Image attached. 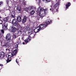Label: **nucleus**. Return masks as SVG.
Here are the masks:
<instances>
[{
	"instance_id": "f257e3e1",
	"label": "nucleus",
	"mask_w": 76,
	"mask_h": 76,
	"mask_svg": "<svg viewBox=\"0 0 76 76\" xmlns=\"http://www.w3.org/2000/svg\"><path fill=\"white\" fill-rule=\"evenodd\" d=\"M52 23L51 20H49L48 21H46L44 24H41L38 26L37 28H35L34 30V32L35 33H38L39 31H41L45 29V28L47 26V25H49Z\"/></svg>"
},
{
	"instance_id": "f03ea898",
	"label": "nucleus",
	"mask_w": 76,
	"mask_h": 76,
	"mask_svg": "<svg viewBox=\"0 0 76 76\" xmlns=\"http://www.w3.org/2000/svg\"><path fill=\"white\" fill-rule=\"evenodd\" d=\"M59 4H60L58 2L53 7L50 6V7L51 9H50V10H52L51 12H52L53 13H54L58 11V7H59Z\"/></svg>"
},
{
	"instance_id": "7ed1b4c3",
	"label": "nucleus",
	"mask_w": 76,
	"mask_h": 76,
	"mask_svg": "<svg viewBox=\"0 0 76 76\" xmlns=\"http://www.w3.org/2000/svg\"><path fill=\"white\" fill-rule=\"evenodd\" d=\"M48 9H44L43 8L41 7H40L38 8H37L36 9V12L37 13H40V12H44V13H47V12Z\"/></svg>"
},
{
	"instance_id": "20e7f679",
	"label": "nucleus",
	"mask_w": 76,
	"mask_h": 76,
	"mask_svg": "<svg viewBox=\"0 0 76 76\" xmlns=\"http://www.w3.org/2000/svg\"><path fill=\"white\" fill-rule=\"evenodd\" d=\"M12 23L14 26H16L17 28H19L20 27V24L18 23V22L16 21L15 19H13L12 21Z\"/></svg>"
},
{
	"instance_id": "39448f33",
	"label": "nucleus",
	"mask_w": 76,
	"mask_h": 76,
	"mask_svg": "<svg viewBox=\"0 0 76 76\" xmlns=\"http://www.w3.org/2000/svg\"><path fill=\"white\" fill-rule=\"evenodd\" d=\"M31 36H28L27 39L24 40V42L26 43H25L24 42H23V45H25V44H27V43H28V42H29L30 41H31Z\"/></svg>"
},
{
	"instance_id": "423d86ee",
	"label": "nucleus",
	"mask_w": 76,
	"mask_h": 76,
	"mask_svg": "<svg viewBox=\"0 0 76 76\" xmlns=\"http://www.w3.org/2000/svg\"><path fill=\"white\" fill-rule=\"evenodd\" d=\"M3 46L6 48L8 49L10 47H11V44L8 42H6L3 45Z\"/></svg>"
},
{
	"instance_id": "0eeeda50",
	"label": "nucleus",
	"mask_w": 76,
	"mask_h": 76,
	"mask_svg": "<svg viewBox=\"0 0 76 76\" xmlns=\"http://www.w3.org/2000/svg\"><path fill=\"white\" fill-rule=\"evenodd\" d=\"M6 39L7 41L8 42H10L12 41V39H11V36L10 34H8L6 37Z\"/></svg>"
},
{
	"instance_id": "6e6552de",
	"label": "nucleus",
	"mask_w": 76,
	"mask_h": 76,
	"mask_svg": "<svg viewBox=\"0 0 76 76\" xmlns=\"http://www.w3.org/2000/svg\"><path fill=\"white\" fill-rule=\"evenodd\" d=\"M33 8H34V7L30 6H29L28 8H26L24 10L25 11H26V12H28V11L31 12V10L33 9Z\"/></svg>"
},
{
	"instance_id": "1a4fd4ad",
	"label": "nucleus",
	"mask_w": 76,
	"mask_h": 76,
	"mask_svg": "<svg viewBox=\"0 0 76 76\" xmlns=\"http://www.w3.org/2000/svg\"><path fill=\"white\" fill-rule=\"evenodd\" d=\"M4 57V53L3 52H1L0 54V59L2 60L3 59Z\"/></svg>"
},
{
	"instance_id": "9d476101",
	"label": "nucleus",
	"mask_w": 76,
	"mask_h": 76,
	"mask_svg": "<svg viewBox=\"0 0 76 76\" xmlns=\"http://www.w3.org/2000/svg\"><path fill=\"white\" fill-rule=\"evenodd\" d=\"M13 56H14V55H13V54H12V53H9V55H6V57L7 58L12 59V58H11V57H12Z\"/></svg>"
},
{
	"instance_id": "9b49d317",
	"label": "nucleus",
	"mask_w": 76,
	"mask_h": 76,
	"mask_svg": "<svg viewBox=\"0 0 76 76\" xmlns=\"http://www.w3.org/2000/svg\"><path fill=\"white\" fill-rule=\"evenodd\" d=\"M11 31L12 32H15L16 31V28L13 26L11 27Z\"/></svg>"
},
{
	"instance_id": "f8f14e48",
	"label": "nucleus",
	"mask_w": 76,
	"mask_h": 76,
	"mask_svg": "<svg viewBox=\"0 0 76 76\" xmlns=\"http://www.w3.org/2000/svg\"><path fill=\"white\" fill-rule=\"evenodd\" d=\"M71 5V4L70 2H68L67 4L66 5V9L65 10H67V9H69V7H70V6Z\"/></svg>"
},
{
	"instance_id": "ddd939ff",
	"label": "nucleus",
	"mask_w": 76,
	"mask_h": 76,
	"mask_svg": "<svg viewBox=\"0 0 76 76\" xmlns=\"http://www.w3.org/2000/svg\"><path fill=\"white\" fill-rule=\"evenodd\" d=\"M27 19V17L26 16L24 17L23 19L22 22L23 23H25V22H26V20Z\"/></svg>"
},
{
	"instance_id": "4468645a",
	"label": "nucleus",
	"mask_w": 76,
	"mask_h": 76,
	"mask_svg": "<svg viewBox=\"0 0 76 76\" xmlns=\"http://www.w3.org/2000/svg\"><path fill=\"white\" fill-rule=\"evenodd\" d=\"M16 14L15 13V11H13L11 12V17L12 18H15Z\"/></svg>"
},
{
	"instance_id": "2eb2a0df",
	"label": "nucleus",
	"mask_w": 76,
	"mask_h": 76,
	"mask_svg": "<svg viewBox=\"0 0 76 76\" xmlns=\"http://www.w3.org/2000/svg\"><path fill=\"white\" fill-rule=\"evenodd\" d=\"M17 20L18 22H21L22 21V18H21V17L20 16H18L17 17Z\"/></svg>"
},
{
	"instance_id": "dca6fc26",
	"label": "nucleus",
	"mask_w": 76,
	"mask_h": 76,
	"mask_svg": "<svg viewBox=\"0 0 76 76\" xmlns=\"http://www.w3.org/2000/svg\"><path fill=\"white\" fill-rule=\"evenodd\" d=\"M28 35H31V34L33 33V31L32 29H30L28 31Z\"/></svg>"
},
{
	"instance_id": "f3484780",
	"label": "nucleus",
	"mask_w": 76,
	"mask_h": 76,
	"mask_svg": "<svg viewBox=\"0 0 76 76\" xmlns=\"http://www.w3.org/2000/svg\"><path fill=\"white\" fill-rule=\"evenodd\" d=\"M30 29V28L29 27L26 26L25 27V29L24 30V32H26L29 31Z\"/></svg>"
},
{
	"instance_id": "a211bd4d",
	"label": "nucleus",
	"mask_w": 76,
	"mask_h": 76,
	"mask_svg": "<svg viewBox=\"0 0 76 76\" xmlns=\"http://www.w3.org/2000/svg\"><path fill=\"white\" fill-rule=\"evenodd\" d=\"M17 9L18 12H20V13L21 12V10H22V8L20 6L18 7L17 8Z\"/></svg>"
},
{
	"instance_id": "6ab92c4d",
	"label": "nucleus",
	"mask_w": 76,
	"mask_h": 76,
	"mask_svg": "<svg viewBox=\"0 0 76 76\" xmlns=\"http://www.w3.org/2000/svg\"><path fill=\"white\" fill-rule=\"evenodd\" d=\"M31 12L30 13V15H33L34 14V13H35V11L34 10H32V9L31 10Z\"/></svg>"
},
{
	"instance_id": "aec40b11",
	"label": "nucleus",
	"mask_w": 76,
	"mask_h": 76,
	"mask_svg": "<svg viewBox=\"0 0 76 76\" xmlns=\"http://www.w3.org/2000/svg\"><path fill=\"white\" fill-rule=\"evenodd\" d=\"M2 28L3 30H7V27L2 25Z\"/></svg>"
},
{
	"instance_id": "412c9836",
	"label": "nucleus",
	"mask_w": 76,
	"mask_h": 76,
	"mask_svg": "<svg viewBox=\"0 0 76 76\" xmlns=\"http://www.w3.org/2000/svg\"><path fill=\"white\" fill-rule=\"evenodd\" d=\"M2 25H4V26L7 27V26H8V23H7V22H5V23L2 24Z\"/></svg>"
},
{
	"instance_id": "4be33fe9",
	"label": "nucleus",
	"mask_w": 76,
	"mask_h": 76,
	"mask_svg": "<svg viewBox=\"0 0 76 76\" xmlns=\"http://www.w3.org/2000/svg\"><path fill=\"white\" fill-rule=\"evenodd\" d=\"M17 50H15L13 51L12 53H13V54H14V55H13V56H15L16 54L17 53Z\"/></svg>"
},
{
	"instance_id": "5701e85b",
	"label": "nucleus",
	"mask_w": 76,
	"mask_h": 76,
	"mask_svg": "<svg viewBox=\"0 0 76 76\" xmlns=\"http://www.w3.org/2000/svg\"><path fill=\"white\" fill-rule=\"evenodd\" d=\"M6 9L7 10H9L10 11L11 10V7L9 6H8L6 7Z\"/></svg>"
},
{
	"instance_id": "b1692460",
	"label": "nucleus",
	"mask_w": 76,
	"mask_h": 76,
	"mask_svg": "<svg viewBox=\"0 0 76 76\" xmlns=\"http://www.w3.org/2000/svg\"><path fill=\"white\" fill-rule=\"evenodd\" d=\"M23 1V5L24 6H25V5H26V3L25 2H24V1H25V0H20V1Z\"/></svg>"
},
{
	"instance_id": "393cba45",
	"label": "nucleus",
	"mask_w": 76,
	"mask_h": 76,
	"mask_svg": "<svg viewBox=\"0 0 76 76\" xmlns=\"http://www.w3.org/2000/svg\"><path fill=\"white\" fill-rule=\"evenodd\" d=\"M11 60H12V59L7 58V60H6V61L7 63H9V62H10V61H11Z\"/></svg>"
},
{
	"instance_id": "a878e982",
	"label": "nucleus",
	"mask_w": 76,
	"mask_h": 76,
	"mask_svg": "<svg viewBox=\"0 0 76 76\" xmlns=\"http://www.w3.org/2000/svg\"><path fill=\"white\" fill-rule=\"evenodd\" d=\"M4 21L5 22H7L8 21V20L7 19V17L4 18Z\"/></svg>"
},
{
	"instance_id": "bb28decb",
	"label": "nucleus",
	"mask_w": 76,
	"mask_h": 76,
	"mask_svg": "<svg viewBox=\"0 0 76 76\" xmlns=\"http://www.w3.org/2000/svg\"><path fill=\"white\" fill-rule=\"evenodd\" d=\"M3 2L2 1H0V7H1L2 6H3Z\"/></svg>"
},
{
	"instance_id": "cd10ccee",
	"label": "nucleus",
	"mask_w": 76,
	"mask_h": 76,
	"mask_svg": "<svg viewBox=\"0 0 76 76\" xmlns=\"http://www.w3.org/2000/svg\"><path fill=\"white\" fill-rule=\"evenodd\" d=\"M50 0H46L45 2L46 3H48L49 2H50Z\"/></svg>"
},
{
	"instance_id": "c85d7f7f",
	"label": "nucleus",
	"mask_w": 76,
	"mask_h": 76,
	"mask_svg": "<svg viewBox=\"0 0 76 76\" xmlns=\"http://www.w3.org/2000/svg\"><path fill=\"white\" fill-rule=\"evenodd\" d=\"M12 37L13 39H15L16 38V35H15V34H13Z\"/></svg>"
},
{
	"instance_id": "c756f323",
	"label": "nucleus",
	"mask_w": 76,
	"mask_h": 76,
	"mask_svg": "<svg viewBox=\"0 0 76 76\" xmlns=\"http://www.w3.org/2000/svg\"><path fill=\"white\" fill-rule=\"evenodd\" d=\"M9 0H6L7 4H9Z\"/></svg>"
},
{
	"instance_id": "7c9ffc66",
	"label": "nucleus",
	"mask_w": 76,
	"mask_h": 76,
	"mask_svg": "<svg viewBox=\"0 0 76 76\" xmlns=\"http://www.w3.org/2000/svg\"><path fill=\"white\" fill-rule=\"evenodd\" d=\"M36 35V34H35L32 37V38L34 39V38H35V35Z\"/></svg>"
},
{
	"instance_id": "2f4dec72",
	"label": "nucleus",
	"mask_w": 76,
	"mask_h": 76,
	"mask_svg": "<svg viewBox=\"0 0 76 76\" xmlns=\"http://www.w3.org/2000/svg\"><path fill=\"white\" fill-rule=\"evenodd\" d=\"M18 33L19 34H20V35L22 34V32L21 31H18Z\"/></svg>"
},
{
	"instance_id": "473e14b6",
	"label": "nucleus",
	"mask_w": 76,
	"mask_h": 76,
	"mask_svg": "<svg viewBox=\"0 0 76 76\" xmlns=\"http://www.w3.org/2000/svg\"><path fill=\"white\" fill-rule=\"evenodd\" d=\"M1 32H2V33H3V34H4V30H1Z\"/></svg>"
},
{
	"instance_id": "72a5a7b5",
	"label": "nucleus",
	"mask_w": 76,
	"mask_h": 76,
	"mask_svg": "<svg viewBox=\"0 0 76 76\" xmlns=\"http://www.w3.org/2000/svg\"><path fill=\"white\" fill-rule=\"evenodd\" d=\"M15 47L16 48H18V45L17 44L15 46Z\"/></svg>"
},
{
	"instance_id": "f704fd0d",
	"label": "nucleus",
	"mask_w": 76,
	"mask_h": 76,
	"mask_svg": "<svg viewBox=\"0 0 76 76\" xmlns=\"http://www.w3.org/2000/svg\"><path fill=\"white\" fill-rule=\"evenodd\" d=\"M36 1H38L39 2H38V3L39 4L40 3H41V1H40V0H36Z\"/></svg>"
},
{
	"instance_id": "c9c22d12",
	"label": "nucleus",
	"mask_w": 76,
	"mask_h": 76,
	"mask_svg": "<svg viewBox=\"0 0 76 76\" xmlns=\"http://www.w3.org/2000/svg\"><path fill=\"white\" fill-rule=\"evenodd\" d=\"M44 13L42 14L41 15V16H42V17H44Z\"/></svg>"
},
{
	"instance_id": "e433bc0d",
	"label": "nucleus",
	"mask_w": 76,
	"mask_h": 76,
	"mask_svg": "<svg viewBox=\"0 0 76 76\" xmlns=\"http://www.w3.org/2000/svg\"><path fill=\"white\" fill-rule=\"evenodd\" d=\"M16 62L17 63V64L19 65V64H18V63H19V62H18V60H17V59L16 60Z\"/></svg>"
},
{
	"instance_id": "4c0bfd02",
	"label": "nucleus",
	"mask_w": 76,
	"mask_h": 76,
	"mask_svg": "<svg viewBox=\"0 0 76 76\" xmlns=\"http://www.w3.org/2000/svg\"><path fill=\"white\" fill-rule=\"evenodd\" d=\"M0 66L2 67V66H3V65L2 64H0Z\"/></svg>"
},
{
	"instance_id": "58836bf2",
	"label": "nucleus",
	"mask_w": 76,
	"mask_h": 76,
	"mask_svg": "<svg viewBox=\"0 0 76 76\" xmlns=\"http://www.w3.org/2000/svg\"><path fill=\"white\" fill-rule=\"evenodd\" d=\"M22 39H23V40H24V37H22Z\"/></svg>"
},
{
	"instance_id": "ea45409f",
	"label": "nucleus",
	"mask_w": 76,
	"mask_h": 76,
	"mask_svg": "<svg viewBox=\"0 0 76 76\" xmlns=\"http://www.w3.org/2000/svg\"><path fill=\"white\" fill-rule=\"evenodd\" d=\"M18 42H20V41H18Z\"/></svg>"
},
{
	"instance_id": "a19ab883",
	"label": "nucleus",
	"mask_w": 76,
	"mask_h": 76,
	"mask_svg": "<svg viewBox=\"0 0 76 76\" xmlns=\"http://www.w3.org/2000/svg\"><path fill=\"white\" fill-rule=\"evenodd\" d=\"M6 51H7V48H6Z\"/></svg>"
},
{
	"instance_id": "79ce46f5",
	"label": "nucleus",
	"mask_w": 76,
	"mask_h": 76,
	"mask_svg": "<svg viewBox=\"0 0 76 76\" xmlns=\"http://www.w3.org/2000/svg\"><path fill=\"white\" fill-rule=\"evenodd\" d=\"M43 1H46V0H42Z\"/></svg>"
},
{
	"instance_id": "37998d69",
	"label": "nucleus",
	"mask_w": 76,
	"mask_h": 76,
	"mask_svg": "<svg viewBox=\"0 0 76 76\" xmlns=\"http://www.w3.org/2000/svg\"><path fill=\"white\" fill-rule=\"evenodd\" d=\"M18 40H20V38H19L18 39Z\"/></svg>"
},
{
	"instance_id": "c03bdc74",
	"label": "nucleus",
	"mask_w": 76,
	"mask_h": 76,
	"mask_svg": "<svg viewBox=\"0 0 76 76\" xmlns=\"http://www.w3.org/2000/svg\"><path fill=\"white\" fill-rule=\"evenodd\" d=\"M0 12H1V11H0Z\"/></svg>"
},
{
	"instance_id": "a18cd8bd",
	"label": "nucleus",
	"mask_w": 76,
	"mask_h": 76,
	"mask_svg": "<svg viewBox=\"0 0 76 76\" xmlns=\"http://www.w3.org/2000/svg\"><path fill=\"white\" fill-rule=\"evenodd\" d=\"M0 18H1V17H0Z\"/></svg>"
}]
</instances>
